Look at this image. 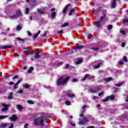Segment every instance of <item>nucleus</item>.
Returning a JSON list of instances; mask_svg holds the SVG:
<instances>
[{
    "instance_id": "nucleus-24",
    "label": "nucleus",
    "mask_w": 128,
    "mask_h": 128,
    "mask_svg": "<svg viewBox=\"0 0 128 128\" xmlns=\"http://www.w3.org/2000/svg\"><path fill=\"white\" fill-rule=\"evenodd\" d=\"M56 12H54L52 14V18H56Z\"/></svg>"
},
{
    "instance_id": "nucleus-21",
    "label": "nucleus",
    "mask_w": 128,
    "mask_h": 128,
    "mask_svg": "<svg viewBox=\"0 0 128 128\" xmlns=\"http://www.w3.org/2000/svg\"><path fill=\"white\" fill-rule=\"evenodd\" d=\"M40 34V30H39L38 31V34H35L34 36V38H38V34Z\"/></svg>"
},
{
    "instance_id": "nucleus-20",
    "label": "nucleus",
    "mask_w": 128,
    "mask_h": 128,
    "mask_svg": "<svg viewBox=\"0 0 128 128\" xmlns=\"http://www.w3.org/2000/svg\"><path fill=\"white\" fill-rule=\"evenodd\" d=\"M74 12H76V10H74V9L72 8L71 9V10H70V12H69V16H72V13Z\"/></svg>"
},
{
    "instance_id": "nucleus-46",
    "label": "nucleus",
    "mask_w": 128,
    "mask_h": 128,
    "mask_svg": "<svg viewBox=\"0 0 128 128\" xmlns=\"http://www.w3.org/2000/svg\"><path fill=\"white\" fill-rule=\"evenodd\" d=\"M123 83H120V84H116V86H122Z\"/></svg>"
},
{
    "instance_id": "nucleus-19",
    "label": "nucleus",
    "mask_w": 128,
    "mask_h": 128,
    "mask_svg": "<svg viewBox=\"0 0 128 128\" xmlns=\"http://www.w3.org/2000/svg\"><path fill=\"white\" fill-rule=\"evenodd\" d=\"M84 48V46H79L75 47V50H82Z\"/></svg>"
},
{
    "instance_id": "nucleus-34",
    "label": "nucleus",
    "mask_w": 128,
    "mask_h": 128,
    "mask_svg": "<svg viewBox=\"0 0 128 128\" xmlns=\"http://www.w3.org/2000/svg\"><path fill=\"white\" fill-rule=\"evenodd\" d=\"M100 64H102V63H99L97 66H94V68H100Z\"/></svg>"
},
{
    "instance_id": "nucleus-51",
    "label": "nucleus",
    "mask_w": 128,
    "mask_h": 128,
    "mask_svg": "<svg viewBox=\"0 0 128 128\" xmlns=\"http://www.w3.org/2000/svg\"><path fill=\"white\" fill-rule=\"evenodd\" d=\"M122 48H124L126 46V43L122 42Z\"/></svg>"
},
{
    "instance_id": "nucleus-48",
    "label": "nucleus",
    "mask_w": 128,
    "mask_h": 128,
    "mask_svg": "<svg viewBox=\"0 0 128 128\" xmlns=\"http://www.w3.org/2000/svg\"><path fill=\"white\" fill-rule=\"evenodd\" d=\"M46 34H47L46 32H44V35H42L41 36H42V38H44V36H46Z\"/></svg>"
},
{
    "instance_id": "nucleus-57",
    "label": "nucleus",
    "mask_w": 128,
    "mask_h": 128,
    "mask_svg": "<svg viewBox=\"0 0 128 128\" xmlns=\"http://www.w3.org/2000/svg\"><path fill=\"white\" fill-rule=\"evenodd\" d=\"M14 84V82H10L8 84H10V86H12V84Z\"/></svg>"
},
{
    "instance_id": "nucleus-16",
    "label": "nucleus",
    "mask_w": 128,
    "mask_h": 128,
    "mask_svg": "<svg viewBox=\"0 0 128 128\" xmlns=\"http://www.w3.org/2000/svg\"><path fill=\"white\" fill-rule=\"evenodd\" d=\"M102 22V21L100 20L96 22V26L97 28H100V26H101L100 22Z\"/></svg>"
},
{
    "instance_id": "nucleus-6",
    "label": "nucleus",
    "mask_w": 128,
    "mask_h": 128,
    "mask_svg": "<svg viewBox=\"0 0 128 128\" xmlns=\"http://www.w3.org/2000/svg\"><path fill=\"white\" fill-rule=\"evenodd\" d=\"M88 118H91L90 116H87L86 117H84L83 120H82L79 122V124H84L87 122H88Z\"/></svg>"
},
{
    "instance_id": "nucleus-9",
    "label": "nucleus",
    "mask_w": 128,
    "mask_h": 128,
    "mask_svg": "<svg viewBox=\"0 0 128 128\" xmlns=\"http://www.w3.org/2000/svg\"><path fill=\"white\" fill-rule=\"evenodd\" d=\"M114 100V96H111L110 97H107L105 99L102 100L103 102H108V100Z\"/></svg>"
},
{
    "instance_id": "nucleus-49",
    "label": "nucleus",
    "mask_w": 128,
    "mask_h": 128,
    "mask_svg": "<svg viewBox=\"0 0 128 128\" xmlns=\"http://www.w3.org/2000/svg\"><path fill=\"white\" fill-rule=\"evenodd\" d=\"M120 34H126V32H124V30H122L120 31Z\"/></svg>"
},
{
    "instance_id": "nucleus-53",
    "label": "nucleus",
    "mask_w": 128,
    "mask_h": 128,
    "mask_svg": "<svg viewBox=\"0 0 128 128\" xmlns=\"http://www.w3.org/2000/svg\"><path fill=\"white\" fill-rule=\"evenodd\" d=\"M62 32H63L62 30H60V31H58V34H62Z\"/></svg>"
},
{
    "instance_id": "nucleus-28",
    "label": "nucleus",
    "mask_w": 128,
    "mask_h": 128,
    "mask_svg": "<svg viewBox=\"0 0 128 128\" xmlns=\"http://www.w3.org/2000/svg\"><path fill=\"white\" fill-rule=\"evenodd\" d=\"M8 116H0V120H4V118H6Z\"/></svg>"
},
{
    "instance_id": "nucleus-63",
    "label": "nucleus",
    "mask_w": 128,
    "mask_h": 128,
    "mask_svg": "<svg viewBox=\"0 0 128 128\" xmlns=\"http://www.w3.org/2000/svg\"><path fill=\"white\" fill-rule=\"evenodd\" d=\"M54 10H56V8H52L51 9L50 12H54Z\"/></svg>"
},
{
    "instance_id": "nucleus-29",
    "label": "nucleus",
    "mask_w": 128,
    "mask_h": 128,
    "mask_svg": "<svg viewBox=\"0 0 128 128\" xmlns=\"http://www.w3.org/2000/svg\"><path fill=\"white\" fill-rule=\"evenodd\" d=\"M34 58L36 60H38V58H40V54H36L34 56Z\"/></svg>"
},
{
    "instance_id": "nucleus-60",
    "label": "nucleus",
    "mask_w": 128,
    "mask_h": 128,
    "mask_svg": "<svg viewBox=\"0 0 128 128\" xmlns=\"http://www.w3.org/2000/svg\"><path fill=\"white\" fill-rule=\"evenodd\" d=\"M62 64V62H60L58 64V66H60Z\"/></svg>"
},
{
    "instance_id": "nucleus-7",
    "label": "nucleus",
    "mask_w": 128,
    "mask_h": 128,
    "mask_svg": "<svg viewBox=\"0 0 128 128\" xmlns=\"http://www.w3.org/2000/svg\"><path fill=\"white\" fill-rule=\"evenodd\" d=\"M70 6L72 8V4H68L66 6L64 7V8L62 10V13L66 14V12H68V8Z\"/></svg>"
},
{
    "instance_id": "nucleus-15",
    "label": "nucleus",
    "mask_w": 128,
    "mask_h": 128,
    "mask_svg": "<svg viewBox=\"0 0 128 128\" xmlns=\"http://www.w3.org/2000/svg\"><path fill=\"white\" fill-rule=\"evenodd\" d=\"M105 82H112V77H109L108 78H106L104 79Z\"/></svg>"
},
{
    "instance_id": "nucleus-64",
    "label": "nucleus",
    "mask_w": 128,
    "mask_h": 128,
    "mask_svg": "<svg viewBox=\"0 0 128 128\" xmlns=\"http://www.w3.org/2000/svg\"><path fill=\"white\" fill-rule=\"evenodd\" d=\"M93 98H94V100H96V98L98 99V96H94L93 97Z\"/></svg>"
},
{
    "instance_id": "nucleus-61",
    "label": "nucleus",
    "mask_w": 128,
    "mask_h": 128,
    "mask_svg": "<svg viewBox=\"0 0 128 128\" xmlns=\"http://www.w3.org/2000/svg\"><path fill=\"white\" fill-rule=\"evenodd\" d=\"M20 80H19L18 81L16 84H18V85L19 84L20 82Z\"/></svg>"
},
{
    "instance_id": "nucleus-8",
    "label": "nucleus",
    "mask_w": 128,
    "mask_h": 128,
    "mask_svg": "<svg viewBox=\"0 0 128 128\" xmlns=\"http://www.w3.org/2000/svg\"><path fill=\"white\" fill-rule=\"evenodd\" d=\"M9 120L12 122H16L18 120V116L16 114H13L11 117L9 118Z\"/></svg>"
},
{
    "instance_id": "nucleus-37",
    "label": "nucleus",
    "mask_w": 128,
    "mask_h": 128,
    "mask_svg": "<svg viewBox=\"0 0 128 128\" xmlns=\"http://www.w3.org/2000/svg\"><path fill=\"white\" fill-rule=\"evenodd\" d=\"M28 104H34V102H32V100H28Z\"/></svg>"
},
{
    "instance_id": "nucleus-3",
    "label": "nucleus",
    "mask_w": 128,
    "mask_h": 128,
    "mask_svg": "<svg viewBox=\"0 0 128 128\" xmlns=\"http://www.w3.org/2000/svg\"><path fill=\"white\" fill-rule=\"evenodd\" d=\"M102 90V86H98L96 87L94 89H93L92 88H90L89 90V92L92 94H94L96 92H99V90Z\"/></svg>"
},
{
    "instance_id": "nucleus-39",
    "label": "nucleus",
    "mask_w": 128,
    "mask_h": 128,
    "mask_svg": "<svg viewBox=\"0 0 128 128\" xmlns=\"http://www.w3.org/2000/svg\"><path fill=\"white\" fill-rule=\"evenodd\" d=\"M108 30H112V25H108Z\"/></svg>"
},
{
    "instance_id": "nucleus-43",
    "label": "nucleus",
    "mask_w": 128,
    "mask_h": 128,
    "mask_svg": "<svg viewBox=\"0 0 128 128\" xmlns=\"http://www.w3.org/2000/svg\"><path fill=\"white\" fill-rule=\"evenodd\" d=\"M123 22L124 24H126V22H128V19H124L123 20Z\"/></svg>"
},
{
    "instance_id": "nucleus-54",
    "label": "nucleus",
    "mask_w": 128,
    "mask_h": 128,
    "mask_svg": "<svg viewBox=\"0 0 128 128\" xmlns=\"http://www.w3.org/2000/svg\"><path fill=\"white\" fill-rule=\"evenodd\" d=\"M70 124L71 125H72V126H76V124L72 123V122H70Z\"/></svg>"
},
{
    "instance_id": "nucleus-52",
    "label": "nucleus",
    "mask_w": 128,
    "mask_h": 128,
    "mask_svg": "<svg viewBox=\"0 0 128 128\" xmlns=\"http://www.w3.org/2000/svg\"><path fill=\"white\" fill-rule=\"evenodd\" d=\"M69 67H70V64H66L65 66L66 68H68Z\"/></svg>"
},
{
    "instance_id": "nucleus-5",
    "label": "nucleus",
    "mask_w": 128,
    "mask_h": 128,
    "mask_svg": "<svg viewBox=\"0 0 128 128\" xmlns=\"http://www.w3.org/2000/svg\"><path fill=\"white\" fill-rule=\"evenodd\" d=\"M86 78L88 80L94 79V76H91L90 74H86L84 77L81 79V82H84Z\"/></svg>"
},
{
    "instance_id": "nucleus-26",
    "label": "nucleus",
    "mask_w": 128,
    "mask_h": 128,
    "mask_svg": "<svg viewBox=\"0 0 128 128\" xmlns=\"http://www.w3.org/2000/svg\"><path fill=\"white\" fill-rule=\"evenodd\" d=\"M23 88H30V86L28 84H24L22 85Z\"/></svg>"
},
{
    "instance_id": "nucleus-30",
    "label": "nucleus",
    "mask_w": 128,
    "mask_h": 128,
    "mask_svg": "<svg viewBox=\"0 0 128 128\" xmlns=\"http://www.w3.org/2000/svg\"><path fill=\"white\" fill-rule=\"evenodd\" d=\"M33 70H34V67L32 66L29 69V70L27 72H28V74H30V72H32Z\"/></svg>"
},
{
    "instance_id": "nucleus-35",
    "label": "nucleus",
    "mask_w": 128,
    "mask_h": 128,
    "mask_svg": "<svg viewBox=\"0 0 128 128\" xmlns=\"http://www.w3.org/2000/svg\"><path fill=\"white\" fill-rule=\"evenodd\" d=\"M8 100H12V93H10L8 97Z\"/></svg>"
},
{
    "instance_id": "nucleus-23",
    "label": "nucleus",
    "mask_w": 128,
    "mask_h": 128,
    "mask_svg": "<svg viewBox=\"0 0 128 128\" xmlns=\"http://www.w3.org/2000/svg\"><path fill=\"white\" fill-rule=\"evenodd\" d=\"M16 30L18 32H20V30H22V26H20V25L17 26L16 27Z\"/></svg>"
},
{
    "instance_id": "nucleus-62",
    "label": "nucleus",
    "mask_w": 128,
    "mask_h": 128,
    "mask_svg": "<svg viewBox=\"0 0 128 128\" xmlns=\"http://www.w3.org/2000/svg\"><path fill=\"white\" fill-rule=\"evenodd\" d=\"M119 64H124V62H122V61H120V62H119Z\"/></svg>"
},
{
    "instance_id": "nucleus-36",
    "label": "nucleus",
    "mask_w": 128,
    "mask_h": 128,
    "mask_svg": "<svg viewBox=\"0 0 128 128\" xmlns=\"http://www.w3.org/2000/svg\"><path fill=\"white\" fill-rule=\"evenodd\" d=\"M124 61L125 62H128V58L126 56H124L123 58Z\"/></svg>"
},
{
    "instance_id": "nucleus-58",
    "label": "nucleus",
    "mask_w": 128,
    "mask_h": 128,
    "mask_svg": "<svg viewBox=\"0 0 128 128\" xmlns=\"http://www.w3.org/2000/svg\"><path fill=\"white\" fill-rule=\"evenodd\" d=\"M23 91L22 90H20L18 91V94H22Z\"/></svg>"
},
{
    "instance_id": "nucleus-1",
    "label": "nucleus",
    "mask_w": 128,
    "mask_h": 128,
    "mask_svg": "<svg viewBox=\"0 0 128 128\" xmlns=\"http://www.w3.org/2000/svg\"><path fill=\"white\" fill-rule=\"evenodd\" d=\"M70 78V76L66 77L64 76H62L57 80L56 84L58 86H66L68 80Z\"/></svg>"
},
{
    "instance_id": "nucleus-18",
    "label": "nucleus",
    "mask_w": 128,
    "mask_h": 128,
    "mask_svg": "<svg viewBox=\"0 0 128 128\" xmlns=\"http://www.w3.org/2000/svg\"><path fill=\"white\" fill-rule=\"evenodd\" d=\"M8 125V124L3 123L0 124V128H6Z\"/></svg>"
},
{
    "instance_id": "nucleus-38",
    "label": "nucleus",
    "mask_w": 128,
    "mask_h": 128,
    "mask_svg": "<svg viewBox=\"0 0 128 128\" xmlns=\"http://www.w3.org/2000/svg\"><path fill=\"white\" fill-rule=\"evenodd\" d=\"M92 50H94L95 52H96L98 50V48H92Z\"/></svg>"
},
{
    "instance_id": "nucleus-59",
    "label": "nucleus",
    "mask_w": 128,
    "mask_h": 128,
    "mask_svg": "<svg viewBox=\"0 0 128 128\" xmlns=\"http://www.w3.org/2000/svg\"><path fill=\"white\" fill-rule=\"evenodd\" d=\"M97 108H100V104H98L96 105Z\"/></svg>"
},
{
    "instance_id": "nucleus-25",
    "label": "nucleus",
    "mask_w": 128,
    "mask_h": 128,
    "mask_svg": "<svg viewBox=\"0 0 128 128\" xmlns=\"http://www.w3.org/2000/svg\"><path fill=\"white\" fill-rule=\"evenodd\" d=\"M38 12L40 14H44V11H42V10H40V9H38Z\"/></svg>"
},
{
    "instance_id": "nucleus-13",
    "label": "nucleus",
    "mask_w": 128,
    "mask_h": 128,
    "mask_svg": "<svg viewBox=\"0 0 128 128\" xmlns=\"http://www.w3.org/2000/svg\"><path fill=\"white\" fill-rule=\"evenodd\" d=\"M103 16H102L100 18V20L101 22H102V20H104V19L106 18V13L104 12L102 14Z\"/></svg>"
},
{
    "instance_id": "nucleus-56",
    "label": "nucleus",
    "mask_w": 128,
    "mask_h": 128,
    "mask_svg": "<svg viewBox=\"0 0 128 128\" xmlns=\"http://www.w3.org/2000/svg\"><path fill=\"white\" fill-rule=\"evenodd\" d=\"M36 54H40V51L38 50L36 52H35Z\"/></svg>"
},
{
    "instance_id": "nucleus-32",
    "label": "nucleus",
    "mask_w": 128,
    "mask_h": 128,
    "mask_svg": "<svg viewBox=\"0 0 128 128\" xmlns=\"http://www.w3.org/2000/svg\"><path fill=\"white\" fill-rule=\"evenodd\" d=\"M68 26V23H64L61 26V28H65V26Z\"/></svg>"
},
{
    "instance_id": "nucleus-47",
    "label": "nucleus",
    "mask_w": 128,
    "mask_h": 128,
    "mask_svg": "<svg viewBox=\"0 0 128 128\" xmlns=\"http://www.w3.org/2000/svg\"><path fill=\"white\" fill-rule=\"evenodd\" d=\"M24 128H28V124H25L24 126Z\"/></svg>"
},
{
    "instance_id": "nucleus-50",
    "label": "nucleus",
    "mask_w": 128,
    "mask_h": 128,
    "mask_svg": "<svg viewBox=\"0 0 128 128\" xmlns=\"http://www.w3.org/2000/svg\"><path fill=\"white\" fill-rule=\"evenodd\" d=\"M18 84H14V90H16V88H18Z\"/></svg>"
},
{
    "instance_id": "nucleus-55",
    "label": "nucleus",
    "mask_w": 128,
    "mask_h": 128,
    "mask_svg": "<svg viewBox=\"0 0 128 128\" xmlns=\"http://www.w3.org/2000/svg\"><path fill=\"white\" fill-rule=\"evenodd\" d=\"M72 82H78V80H76V78H74L72 80Z\"/></svg>"
},
{
    "instance_id": "nucleus-14",
    "label": "nucleus",
    "mask_w": 128,
    "mask_h": 128,
    "mask_svg": "<svg viewBox=\"0 0 128 128\" xmlns=\"http://www.w3.org/2000/svg\"><path fill=\"white\" fill-rule=\"evenodd\" d=\"M12 48L10 46H6L0 48V50H6V48Z\"/></svg>"
},
{
    "instance_id": "nucleus-27",
    "label": "nucleus",
    "mask_w": 128,
    "mask_h": 128,
    "mask_svg": "<svg viewBox=\"0 0 128 128\" xmlns=\"http://www.w3.org/2000/svg\"><path fill=\"white\" fill-rule=\"evenodd\" d=\"M67 96L68 98H74V94H67Z\"/></svg>"
},
{
    "instance_id": "nucleus-42",
    "label": "nucleus",
    "mask_w": 128,
    "mask_h": 128,
    "mask_svg": "<svg viewBox=\"0 0 128 128\" xmlns=\"http://www.w3.org/2000/svg\"><path fill=\"white\" fill-rule=\"evenodd\" d=\"M70 102L68 100H67L66 102V104L67 106H70Z\"/></svg>"
},
{
    "instance_id": "nucleus-41",
    "label": "nucleus",
    "mask_w": 128,
    "mask_h": 128,
    "mask_svg": "<svg viewBox=\"0 0 128 128\" xmlns=\"http://www.w3.org/2000/svg\"><path fill=\"white\" fill-rule=\"evenodd\" d=\"M104 94V92H100L98 94V96H102V94Z\"/></svg>"
},
{
    "instance_id": "nucleus-31",
    "label": "nucleus",
    "mask_w": 128,
    "mask_h": 128,
    "mask_svg": "<svg viewBox=\"0 0 128 128\" xmlns=\"http://www.w3.org/2000/svg\"><path fill=\"white\" fill-rule=\"evenodd\" d=\"M82 60L80 59L78 60L76 62V64H82Z\"/></svg>"
},
{
    "instance_id": "nucleus-44",
    "label": "nucleus",
    "mask_w": 128,
    "mask_h": 128,
    "mask_svg": "<svg viewBox=\"0 0 128 128\" xmlns=\"http://www.w3.org/2000/svg\"><path fill=\"white\" fill-rule=\"evenodd\" d=\"M28 36H32V33L30 32L29 31L27 32Z\"/></svg>"
},
{
    "instance_id": "nucleus-22",
    "label": "nucleus",
    "mask_w": 128,
    "mask_h": 128,
    "mask_svg": "<svg viewBox=\"0 0 128 128\" xmlns=\"http://www.w3.org/2000/svg\"><path fill=\"white\" fill-rule=\"evenodd\" d=\"M17 108H18V110L20 111V110H22V106H21L20 104H18L17 106Z\"/></svg>"
},
{
    "instance_id": "nucleus-45",
    "label": "nucleus",
    "mask_w": 128,
    "mask_h": 128,
    "mask_svg": "<svg viewBox=\"0 0 128 128\" xmlns=\"http://www.w3.org/2000/svg\"><path fill=\"white\" fill-rule=\"evenodd\" d=\"M18 78V76H14L12 78V80H16V78Z\"/></svg>"
},
{
    "instance_id": "nucleus-4",
    "label": "nucleus",
    "mask_w": 128,
    "mask_h": 128,
    "mask_svg": "<svg viewBox=\"0 0 128 128\" xmlns=\"http://www.w3.org/2000/svg\"><path fill=\"white\" fill-rule=\"evenodd\" d=\"M16 14L10 16V18L11 20H14V18H18V16H22V12L20 10H18Z\"/></svg>"
},
{
    "instance_id": "nucleus-17",
    "label": "nucleus",
    "mask_w": 128,
    "mask_h": 128,
    "mask_svg": "<svg viewBox=\"0 0 128 128\" xmlns=\"http://www.w3.org/2000/svg\"><path fill=\"white\" fill-rule=\"evenodd\" d=\"M100 8H100V7L96 10H95L94 8H93L92 12L94 14V12H96V14H98V10H100Z\"/></svg>"
},
{
    "instance_id": "nucleus-11",
    "label": "nucleus",
    "mask_w": 128,
    "mask_h": 128,
    "mask_svg": "<svg viewBox=\"0 0 128 128\" xmlns=\"http://www.w3.org/2000/svg\"><path fill=\"white\" fill-rule=\"evenodd\" d=\"M116 0H112L111 4L112 8H116Z\"/></svg>"
},
{
    "instance_id": "nucleus-2",
    "label": "nucleus",
    "mask_w": 128,
    "mask_h": 128,
    "mask_svg": "<svg viewBox=\"0 0 128 128\" xmlns=\"http://www.w3.org/2000/svg\"><path fill=\"white\" fill-rule=\"evenodd\" d=\"M46 120L48 118L41 116L34 120V124L35 126H44V120Z\"/></svg>"
},
{
    "instance_id": "nucleus-12",
    "label": "nucleus",
    "mask_w": 128,
    "mask_h": 128,
    "mask_svg": "<svg viewBox=\"0 0 128 128\" xmlns=\"http://www.w3.org/2000/svg\"><path fill=\"white\" fill-rule=\"evenodd\" d=\"M2 106H4V108L2 109V112H6L8 108V105L6 104H2Z\"/></svg>"
},
{
    "instance_id": "nucleus-33",
    "label": "nucleus",
    "mask_w": 128,
    "mask_h": 128,
    "mask_svg": "<svg viewBox=\"0 0 128 128\" xmlns=\"http://www.w3.org/2000/svg\"><path fill=\"white\" fill-rule=\"evenodd\" d=\"M16 40H20L21 42H26V40L24 39H22L20 38H16Z\"/></svg>"
},
{
    "instance_id": "nucleus-40",
    "label": "nucleus",
    "mask_w": 128,
    "mask_h": 128,
    "mask_svg": "<svg viewBox=\"0 0 128 128\" xmlns=\"http://www.w3.org/2000/svg\"><path fill=\"white\" fill-rule=\"evenodd\" d=\"M29 11H30V10L28 9V8H26V10L25 14H28Z\"/></svg>"
},
{
    "instance_id": "nucleus-10",
    "label": "nucleus",
    "mask_w": 128,
    "mask_h": 128,
    "mask_svg": "<svg viewBox=\"0 0 128 128\" xmlns=\"http://www.w3.org/2000/svg\"><path fill=\"white\" fill-rule=\"evenodd\" d=\"M34 50H28L26 52H24V54L25 56H30V54H32V52H34Z\"/></svg>"
}]
</instances>
